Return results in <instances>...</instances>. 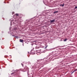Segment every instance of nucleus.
Segmentation results:
<instances>
[{
    "instance_id": "nucleus-15",
    "label": "nucleus",
    "mask_w": 77,
    "mask_h": 77,
    "mask_svg": "<svg viewBox=\"0 0 77 77\" xmlns=\"http://www.w3.org/2000/svg\"><path fill=\"white\" fill-rule=\"evenodd\" d=\"M20 3H19V5H20Z\"/></svg>"
},
{
    "instance_id": "nucleus-11",
    "label": "nucleus",
    "mask_w": 77,
    "mask_h": 77,
    "mask_svg": "<svg viewBox=\"0 0 77 77\" xmlns=\"http://www.w3.org/2000/svg\"><path fill=\"white\" fill-rule=\"evenodd\" d=\"M25 68H26L27 69H28V68H27V67H25Z\"/></svg>"
},
{
    "instance_id": "nucleus-9",
    "label": "nucleus",
    "mask_w": 77,
    "mask_h": 77,
    "mask_svg": "<svg viewBox=\"0 0 77 77\" xmlns=\"http://www.w3.org/2000/svg\"><path fill=\"white\" fill-rule=\"evenodd\" d=\"M47 47H48V46H46V47L45 48H47Z\"/></svg>"
},
{
    "instance_id": "nucleus-3",
    "label": "nucleus",
    "mask_w": 77,
    "mask_h": 77,
    "mask_svg": "<svg viewBox=\"0 0 77 77\" xmlns=\"http://www.w3.org/2000/svg\"><path fill=\"white\" fill-rule=\"evenodd\" d=\"M57 12H59V11H54V14H56V13H57Z\"/></svg>"
},
{
    "instance_id": "nucleus-12",
    "label": "nucleus",
    "mask_w": 77,
    "mask_h": 77,
    "mask_svg": "<svg viewBox=\"0 0 77 77\" xmlns=\"http://www.w3.org/2000/svg\"><path fill=\"white\" fill-rule=\"evenodd\" d=\"M14 14V12H12V15Z\"/></svg>"
},
{
    "instance_id": "nucleus-14",
    "label": "nucleus",
    "mask_w": 77,
    "mask_h": 77,
    "mask_svg": "<svg viewBox=\"0 0 77 77\" xmlns=\"http://www.w3.org/2000/svg\"><path fill=\"white\" fill-rule=\"evenodd\" d=\"M12 74H13V73H12Z\"/></svg>"
},
{
    "instance_id": "nucleus-4",
    "label": "nucleus",
    "mask_w": 77,
    "mask_h": 77,
    "mask_svg": "<svg viewBox=\"0 0 77 77\" xmlns=\"http://www.w3.org/2000/svg\"><path fill=\"white\" fill-rule=\"evenodd\" d=\"M67 41V39L66 38L64 39V41Z\"/></svg>"
},
{
    "instance_id": "nucleus-5",
    "label": "nucleus",
    "mask_w": 77,
    "mask_h": 77,
    "mask_svg": "<svg viewBox=\"0 0 77 77\" xmlns=\"http://www.w3.org/2000/svg\"><path fill=\"white\" fill-rule=\"evenodd\" d=\"M77 71V69H76L74 71H73V72H75V71Z\"/></svg>"
},
{
    "instance_id": "nucleus-10",
    "label": "nucleus",
    "mask_w": 77,
    "mask_h": 77,
    "mask_svg": "<svg viewBox=\"0 0 77 77\" xmlns=\"http://www.w3.org/2000/svg\"><path fill=\"white\" fill-rule=\"evenodd\" d=\"M21 65H22V66H23V63H22Z\"/></svg>"
},
{
    "instance_id": "nucleus-6",
    "label": "nucleus",
    "mask_w": 77,
    "mask_h": 77,
    "mask_svg": "<svg viewBox=\"0 0 77 77\" xmlns=\"http://www.w3.org/2000/svg\"><path fill=\"white\" fill-rule=\"evenodd\" d=\"M16 16H18V14H16Z\"/></svg>"
},
{
    "instance_id": "nucleus-2",
    "label": "nucleus",
    "mask_w": 77,
    "mask_h": 77,
    "mask_svg": "<svg viewBox=\"0 0 77 77\" xmlns=\"http://www.w3.org/2000/svg\"><path fill=\"white\" fill-rule=\"evenodd\" d=\"M20 42H23V40H22L21 39H20Z\"/></svg>"
},
{
    "instance_id": "nucleus-1",
    "label": "nucleus",
    "mask_w": 77,
    "mask_h": 77,
    "mask_svg": "<svg viewBox=\"0 0 77 77\" xmlns=\"http://www.w3.org/2000/svg\"><path fill=\"white\" fill-rule=\"evenodd\" d=\"M51 23H53V22L55 21V20L54 19L53 20H52L50 21Z\"/></svg>"
},
{
    "instance_id": "nucleus-13",
    "label": "nucleus",
    "mask_w": 77,
    "mask_h": 77,
    "mask_svg": "<svg viewBox=\"0 0 77 77\" xmlns=\"http://www.w3.org/2000/svg\"><path fill=\"white\" fill-rule=\"evenodd\" d=\"M16 38H18V36H16Z\"/></svg>"
},
{
    "instance_id": "nucleus-7",
    "label": "nucleus",
    "mask_w": 77,
    "mask_h": 77,
    "mask_svg": "<svg viewBox=\"0 0 77 77\" xmlns=\"http://www.w3.org/2000/svg\"><path fill=\"white\" fill-rule=\"evenodd\" d=\"M61 6H62V7H63V6H64V4L62 5H61Z\"/></svg>"
},
{
    "instance_id": "nucleus-8",
    "label": "nucleus",
    "mask_w": 77,
    "mask_h": 77,
    "mask_svg": "<svg viewBox=\"0 0 77 77\" xmlns=\"http://www.w3.org/2000/svg\"><path fill=\"white\" fill-rule=\"evenodd\" d=\"M75 9H77V6L76 7H75Z\"/></svg>"
}]
</instances>
